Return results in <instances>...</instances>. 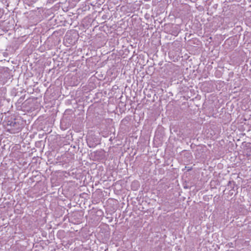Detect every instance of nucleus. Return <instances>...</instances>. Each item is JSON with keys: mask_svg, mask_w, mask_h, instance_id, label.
<instances>
[{"mask_svg": "<svg viewBox=\"0 0 251 251\" xmlns=\"http://www.w3.org/2000/svg\"><path fill=\"white\" fill-rule=\"evenodd\" d=\"M7 130L11 133H18L21 130V125L15 119L8 120L4 125Z\"/></svg>", "mask_w": 251, "mask_h": 251, "instance_id": "1", "label": "nucleus"}, {"mask_svg": "<svg viewBox=\"0 0 251 251\" xmlns=\"http://www.w3.org/2000/svg\"><path fill=\"white\" fill-rule=\"evenodd\" d=\"M87 144H88V146L90 148H94L97 145L96 143H94L93 142H91V141H87Z\"/></svg>", "mask_w": 251, "mask_h": 251, "instance_id": "2", "label": "nucleus"}, {"mask_svg": "<svg viewBox=\"0 0 251 251\" xmlns=\"http://www.w3.org/2000/svg\"><path fill=\"white\" fill-rule=\"evenodd\" d=\"M233 184V185H235V182L234 181H229L228 182V184H227V186H230V188L232 189H234V186H231V184Z\"/></svg>", "mask_w": 251, "mask_h": 251, "instance_id": "3", "label": "nucleus"}, {"mask_svg": "<svg viewBox=\"0 0 251 251\" xmlns=\"http://www.w3.org/2000/svg\"><path fill=\"white\" fill-rule=\"evenodd\" d=\"M247 150H249V151L248 152L251 153V143H248L246 144Z\"/></svg>", "mask_w": 251, "mask_h": 251, "instance_id": "4", "label": "nucleus"}, {"mask_svg": "<svg viewBox=\"0 0 251 251\" xmlns=\"http://www.w3.org/2000/svg\"><path fill=\"white\" fill-rule=\"evenodd\" d=\"M107 250V249H105L104 251H106Z\"/></svg>", "mask_w": 251, "mask_h": 251, "instance_id": "5", "label": "nucleus"}]
</instances>
